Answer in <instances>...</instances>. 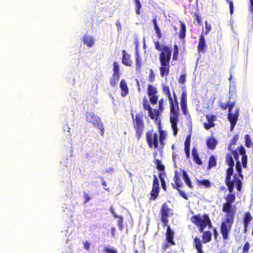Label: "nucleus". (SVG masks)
Wrapping results in <instances>:
<instances>
[{
  "mask_svg": "<svg viewBox=\"0 0 253 253\" xmlns=\"http://www.w3.org/2000/svg\"><path fill=\"white\" fill-rule=\"evenodd\" d=\"M239 151L240 154L241 155H242V156L247 155L246 154V151H245V148H244V147L242 145H241L239 147Z\"/></svg>",
  "mask_w": 253,
  "mask_h": 253,
  "instance_id": "59",
  "label": "nucleus"
},
{
  "mask_svg": "<svg viewBox=\"0 0 253 253\" xmlns=\"http://www.w3.org/2000/svg\"><path fill=\"white\" fill-rule=\"evenodd\" d=\"M135 3V12L136 14L140 15L141 13L140 9L142 7V5L140 0H133Z\"/></svg>",
  "mask_w": 253,
  "mask_h": 253,
  "instance_id": "37",
  "label": "nucleus"
},
{
  "mask_svg": "<svg viewBox=\"0 0 253 253\" xmlns=\"http://www.w3.org/2000/svg\"><path fill=\"white\" fill-rule=\"evenodd\" d=\"M174 232L169 226L167 225L166 237H173Z\"/></svg>",
  "mask_w": 253,
  "mask_h": 253,
  "instance_id": "45",
  "label": "nucleus"
},
{
  "mask_svg": "<svg viewBox=\"0 0 253 253\" xmlns=\"http://www.w3.org/2000/svg\"><path fill=\"white\" fill-rule=\"evenodd\" d=\"M104 251L106 253H118L117 251L114 249H111L108 247H106L104 249Z\"/></svg>",
  "mask_w": 253,
  "mask_h": 253,
  "instance_id": "54",
  "label": "nucleus"
},
{
  "mask_svg": "<svg viewBox=\"0 0 253 253\" xmlns=\"http://www.w3.org/2000/svg\"><path fill=\"white\" fill-rule=\"evenodd\" d=\"M242 180V178H240L237 174L233 175V171H230L229 170L228 172H226L224 182L227 187L228 191H234L235 186L238 191L241 192L243 187Z\"/></svg>",
  "mask_w": 253,
  "mask_h": 253,
  "instance_id": "5",
  "label": "nucleus"
},
{
  "mask_svg": "<svg viewBox=\"0 0 253 253\" xmlns=\"http://www.w3.org/2000/svg\"><path fill=\"white\" fill-rule=\"evenodd\" d=\"M239 115V109L237 108L235 109V112L234 113L231 112L228 113V119L230 123V130H232L236 124L238 119Z\"/></svg>",
  "mask_w": 253,
  "mask_h": 253,
  "instance_id": "13",
  "label": "nucleus"
},
{
  "mask_svg": "<svg viewBox=\"0 0 253 253\" xmlns=\"http://www.w3.org/2000/svg\"><path fill=\"white\" fill-rule=\"evenodd\" d=\"M190 142H191V136L188 135L186 138L184 142V150L190 149Z\"/></svg>",
  "mask_w": 253,
  "mask_h": 253,
  "instance_id": "42",
  "label": "nucleus"
},
{
  "mask_svg": "<svg viewBox=\"0 0 253 253\" xmlns=\"http://www.w3.org/2000/svg\"><path fill=\"white\" fill-rule=\"evenodd\" d=\"M207 47V44L205 36L204 34L202 33L200 36L199 41L197 46V50L199 53H204L205 52V49Z\"/></svg>",
  "mask_w": 253,
  "mask_h": 253,
  "instance_id": "16",
  "label": "nucleus"
},
{
  "mask_svg": "<svg viewBox=\"0 0 253 253\" xmlns=\"http://www.w3.org/2000/svg\"><path fill=\"white\" fill-rule=\"evenodd\" d=\"M180 107L183 114L187 115L188 114L187 106V92L183 90L180 96Z\"/></svg>",
  "mask_w": 253,
  "mask_h": 253,
  "instance_id": "14",
  "label": "nucleus"
},
{
  "mask_svg": "<svg viewBox=\"0 0 253 253\" xmlns=\"http://www.w3.org/2000/svg\"><path fill=\"white\" fill-rule=\"evenodd\" d=\"M152 23L153 24L154 28L156 34V36L158 39H160L162 37V34L161 31L157 24V19L156 18H153L152 19Z\"/></svg>",
  "mask_w": 253,
  "mask_h": 253,
  "instance_id": "24",
  "label": "nucleus"
},
{
  "mask_svg": "<svg viewBox=\"0 0 253 253\" xmlns=\"http://www.w3.org/2000/svg\"><path fill=\"white\" fill-rule=\"evenodd\" d=\"M135 65L136 70L137 72H140L142 67V62L138 53H136L135 55Z\"/></svg>",
  "mask_w": 253,
  "mask_h": 253,
  "instance_id": "34",
  "label": "nucleus"
},
{
  "mask_svg": "<svg viewBox=\"0 0 253 253\" xmlns=\"http://www.w3.org/2000/svg\"><path fill=\"white\" fill-rule=\"evenodd\" d=\"M166 241L163 245V249L166 251L169 247L175 245L173 238H166Z\"/></svg>",
  "mask_w": 253,
  "mask_h": 253,
  "instance_id": "32",
  "label": "nucleus"
},
{
  "mask_svg": "<svg viewBox=\"0 0 253 253\" xmlns=\"http://www.w3.org/2000/svg\"><path fill=\"white\" fill-rule=\"evenodd\" d=\"M250 248V244L248 242H246L243 248V252L244 253H248L249 252Z\"/></svg>",
  "mask_w": 253,
  "mask_h": 253,
  "instance_id": "50",
  "label": "nucleus"
},
{
  "mask_svg": "<svg viewBox=\"0 0 253 253\" xmlns=\"http://www.w3.org/2000/svg\"><path fill=\"white\" fill-rule=\"evenodd\" d=\"M226 163L229 166V167L226 169V172H228L229 170L230 171H234L233 167L234 166V161L233 157L231 153H228L226 155Z\"/></svg>",
  "mask_w": 253,
  "mask_h": 253,
  "instance_id": "18",
  "label": "nucleus"
},
{
  "mask_svg": "<svg viewBox=\"0 0 253 253\" xmlns=\"http://www.w3.org/2000/svg\"><path fill=\"white\" fill-rule=\"evenodd\" d=\"M215 124L213 122L204 123V126L206 129H209L210 128L214 127Z\"/></svg>",
  "mask_w": 253,
  "mask_h": 253,
  "instance_id": "48",
  "label": "nucleus"
},
{
  "mask_svg": "<svg viewBox=\"0 0 253 253\" xmlns=\"http://www.w3.org/2000/svg\"><path fill=\"white\" fill-rule=\"evenodd\" d=\"M216 165V158L214 156L211 155L210 156L209 162H208V169H210L211 168L215 167Z\"/></svg>",
  "mask_w": 253,
  "mask_h": 253,
  "instance_id": "33",
  "label": "nucleus"
},
{
  "mask_svg": "<svg viewBox=\"0 0 253 253\" xmlns=\"http://www.w3.org/2000/svg\"><path fill=\"white\" fill-rule=\"evenodd\" d=\"M192 17L194 18V24L198 26H201L202 24V19L198 12L194 13Z\"/></svg>",
  "mask_w": 253,
  "mask_h": 253,
  "instance_id": "28",
  "label": "nucleus"
},
{
  "mask_svg": "<svg viewBox=\"0 0 253 253\" xmlns=\"http://www.w3.org/2000/svg\"><path fill=\"white\" fill-rule=\"evenodd\" d=\"M163 91L167 95L169 102L170 110V122L171 127L173 130V134L175 136L178 131L177 124L179 119V106L177 101V96L174 92H173V99L171 96L169 87L168 85H164L163 87Z\"/></svg>",
  "mask_w": 253,
  "mask_h": 253,
  "instance_id": "3",
  "label": "nucleus"
},
{
  "mask_svg": "<svg viewBox=\"0 0 253 253\" xmlns=\"http://www.w3.org/2000/svg\"><path fill=\"white\" fill-rule=\"evenodd\" d=\"M159 191L160 189H159L152 188L150 193V197L149 200L151 201L156 200L159 196Z\"/></svg>",
  "mask_w": 253,
  "mask_h": 253,
  "instance_id": "31",
  "label": "nucleus"
},
{
  "mask_svg": "<svg viewBox=\"0 0 253 253\" xmlns=\"http://www.w3.org/2000/svg\"><path fill=\"white\" fill-rule=\"evenodd\" d=\"M194 243L197 253H204L202 249V244H201L200 238H194Z\"/></svg>",
  "mask_w": 253,
  "mask_h": 253,
  "instance_id": "30",
  "label": "nucleus"
},
{
  "mask_svg": "<svg viewBox=\"0 0 253 253\" xmlns=\"http://www.w3.org/2000/svg\"><path fill=\"white\" fill-rule=\"evenodd\" d=\"M205 34L206 35H208L211 29V25L209 24L207 22V21H205Z\"/></svg>",
  "mask_w": 253,
  "mask_h": 253,
  "instance_id": "47",
  "label": "nucleus"
},
{
  "mask_svg": "<svg viewBox=\"0 0 253 253\" xmlns=\"http://www.w3.org/2000/svg\"><path fill=\"white\" fill-rule=\"evenodd\" d=\"M180 171L182 174V178L185 181L186 184L190 188L192 189L193 188V185L192 183L191 180L189 177V175L187 172L184 170L183 169H180Z\"/></svg>",
  "mask_w": 253,
  "mask_h": 253,
  "instance_id": "19",
  "label": "nucleus"
},
{
  "mask_svg": "<svg viewBox=\"0 0 253 253\" xmlns=\"http://www.w3.org/2000/svg\"><path fill=\"white\" fill-rule=\"evenodd\" d=\"M122 63L124 65L129 67L132 65V61L130 59V55L125 50H122Z\"/></svg>",
  "mask_w": 253,
  "mask_h": 253,
  "instance_id": "17",
  "label": "nucleus"
},
{
  "mask_svg": "<svg viewBox=\"0 0 253 253\" xmlns=\"http://www.w3.org/2000/svg\"><path fill=\"white\" fill-rule=\"evenodd\" d=\"M113 73L110 79V84L112 86L117 85L120 80L121 73L119 71V66L118 63L116 61L113 62Z\"/></svg>",
  "mask_w": 253,
  "mask_h": 253,
  "instance_id": "12",
  "label": "nucleus"
},
{
  "mask_svg": "<svg viewBox=\"0 0 253 253\" xmlns=\"http://www.w3.org/2000/svg\"><path fill=\"white\" fill-rule=\"evenodd\" d=\"M83 42H84V43L86 44L88 47H92L94 44L93 38L87 36H84Z\"/></svg>",
  "mask_w": 253,
  "mask_h": 253,
  "instance_id": "27",
  "label": "nucleus"
},
{
  "mask_svg": "<svg viewBox=\"0 0 253 253\" xmlns=\"http://www.w3.org/2000/svg\"><path fill=\"white\" fill-rule=\"evenodd\" d=\"M242 164L243 167L244 168H246L247 167L248 164V157L247 155L242 156Z\"/></svg>",
  "mask_w": 253,
  "mask_h": 253,
  "instance_id": "46",
  "label": "nucleus"
},
{
  "mask_svg": "<svg viewBox=\"0 0 253 253\" xmlns=\"http://www.w3.org/2000/svg\"><path fill=\"white\" fill-rule=\"evenodd\" d=\"M211 238H202V240L201 241V244L207 243L211 241Z\"/></svg>",
  "mask_w": 253,
  "mask_h": 253,
  "instance_id": "61",
  "label": "nucleus"
},
{
  "mask_svg": "<svg viewBox=\"0 0 253 253\" xmlns=\"http://www.w3.org/2000/svg\"><path fill=\"white\" fill-rule=\"evenodd\" d=\"M152 188H157L160 189V187L159 186V180L156 175H154Z\"/></svg>",
  "mask_w": 253,
  "mask_h": 253,
  "instance_id": "43",
  "label": "nucleus"
},
{
  "mask_svg": "<svg viewBox=\"0 0 253 253\" xmlns=\"http://www.w3.org/2000/svg\"><path fill=\"white\" fill-rule=\"evenodd\" d=\"M232 153H231L232 154V156L234 157L235 160L236 161V162H238L239 160V156L238 152L236 150H232Z\"/></svg>",
  "mask_w": 253,
  "mask_h": 253,
  "instance_id": "55",
  "label": "nucleus"
},
{
  "mask_svg": "<svg viewBox=\"0 0 253 253\" xmlns=\"http://www.w3.org/2000/svg\"><path fill=\"white\" fill-rule=\"evenodd\" d=\"M116 25L117 27L118 30L121 31L122 30L121 24L119 20L116 21Z\"/></svg>",
  "mask_w": 253,
  "mask_h": 253,
  "instance_id": "62",
  "label": "nucleus"
},
{
  "mask_svg": "<svg viewBox=\"0 0 253 253\" xmlns=\"http://www.w3.org/2000/svg\"><path fill=\"white\" fill-rule=\"evenodd\" d=\"M154 162L156 166L157 169L164 172V171L165 169V166L162 163L160 160H159V159H155Z\"/></svg>",
  "mask_w": 253,
  "mask_h": 253,
  "instance_id": "36",
  "label": "nucleus"
},
{
  "mask_svg": "<svg viewBox=\"0 0 253 253\" xmlns=\"http://www.w3.org/2000/svg\"><path fill=\"white\" fill-rule=\"evenodd\" d=\"M143 105L144 109L148 111L149 115L152 119H157L159 115L158 110H154L153 111L150 105L146 101H144Z\"/></svg>",
  "mask_w": 253,
  "mask_h": 253,
  "instance_id": "15",
  "label": "nucleus"
},
{
  "mask_svg": "<svg viewBox=\"0 0 253 253\" xmlns=\"http://www.w3.org/2000/svg\"><path fill=\"white\" fill-rule=\"evenodd\" d=\"M235 167H236V169L238 173V174L239 175V176L240 177H241V178H242V179H243V174L242 173V167H241V164H240V162L239 161H238V162H236Z\"/></svg>",
  "mask_w": 253,
  "mask_h": 253,
  "instance_id": "41",
  "label": "nucleus"
},
{
  "mask_svg": "<svg viewBox=\"0 0 253 253\" xmlns=\"http://www.w3.org/2000/svg\"><path fill=\"white\" fill-rule=\"evenodd\" d=\"M113 214H114V215L115 217L119 218V224L120 227L121 228L122 226L123 221V217L121 216H118V215H116L114 213H113Z\"/></svg>",
  "mask_w": 253,
  "mask_h": 253,
  "instance_id": "58",
  "label": "nucleus"
},
{
  "mask_svg": "<svg viewBox=\"0 0 253 253\" xmlns=\"http://www.w3.org/2000/svg\"><path fill=\"white\" fill-rule=\"evenodd\" d=\"M173 180L174 183L171 184L172 188L177 190L181 197L184 199L187 200L188 198L186 194L181 190V188L183 186V184L181 180L180 175L177 170L174 171Z\"/></svg>",
  "mask_w": 253,
  "mask_h": 253,
  "instance_id": "10",
  "label": "nucleus"
},
{
  "mask_svg": "<svg viewBox=\"0 0 253 253\" xmlns=\"http://www.w3.org/2000/svg\"><path fill=\"white\" fill-rule=\"evenodd\" d=\"M253 217L249 212H246L244 213V232H246L248 227L252 220Z\"/></svg>",
  "mask_w": 253,
  "mask_h": 253,
  "instance_id": "21",
  "label": "nucleus"
},
{
  "mask_svg": "<svg viewBox=\"0 0 253 253\" xmlns=\"http://www.w3.org/2000/svg\"><path fill=\"white\" fill-rule=\"evenodd\" d=\"M180 29L179 32V37L180 39H184L186 36V26L183 21H180Z\"/></svg>",
  "mask_w": 253,
  "mask_h": 253,
  "instance_id": "23",
  "label": "nucleus"
},
{
  "mask_svg": "<svg viewBox=\"0 0 253 253\" xmlns=\"http://www.w3.org/2000/svg\"><path fill=\"white\" fill-rule=\"evenodd\" d=\"M121 89V94L122 97H126L128 93L129 90L127 84L125 80H122L120 84Z\"/></svg>",
  "mask_w": 253,
  "mask_h": 253,
  "instance_id": "20",
  "label": "nucleus"
},
{
  "mask_svg": "<svg viewBox=\"0 0 253 253\" xmlns=\"http://www.w3.org/2000/svg\"><path fill=\"white\" fill-rule=\"evenodd\" d=\"M226 202L223 204L222 211L226 214H233L235 215L236 208L232 206L236 199L235 194L234 191H229V193L225 197Z\"/></svg>",
  "mask_w": 253,
  "mask_h": 253,
  "instance_id": "7",
  "label": "nucleus"
},
{
  "mask_svg": "<svg viewBox=\"0 0 253 253\" xmlns=\"http://www.w3.org/2000/svg\"><path fill=\"white\" fill-rule=\"evenodd\" d=\"M149 96L150 102L152 105H155L157 103L158 96L157 94H151L148 95Z\"/></svg>",
  "mask_w": 253,
  "mask_h": 253,
  "instance_id": "38",
  "label": "nucleus"
},
{
  "mask_svg": "<svg viewBox=\"0 0 253 253\" xmlns=\"http://www.w3.org/2000/svg\"><path fill=\"white\" fill-rule=\"evenodd\" d=\"M86 120L88 122L91 123L93 126L100 129L101 134L103 136L104 133V128L100 119L96 116L93 113H87L86 114Z\"/></svg>",
  "mask_w": 253,
  "mask_h": 253,
  "instance_id": "11",
  "label": "nucleus"
},
{
  "mask_svg": "<svg viewBox=\"0 0 253 253\" xmlns=\"http://www.w3.org/2000/svg\"><path fill=\"white\" fill-rule=\"evenodd\" d=\"M164 104V100L163 98H161L159 101V108L162 111L163 110Z\"/></svg>",
  "mask_w": 253,
  "mask_h": 253,
  "instance_id": "56",
  "label": "nucleus"
},
{
  "mask_svg": "<svg viewBox=\"0 0 253 253\" xmlns=\"http://www.w3.org/2000/svg\"><path fill=\"white\" fill-rule=\"evenodd\" d=\"M186 82V75L185 74L180 75L179 79V83L183 84Z\"/></svg>",
  "mask_w": 253,
  "mask_h": 253,
  "instance_id": "51",
  "label": "nucleus"
},
{
  "mask_svg": "<svg viewBox=\"0 0 253 253\" xmlns=\"http://www.w3.org/2000/svg\"><path fill=\"white\" fill-rule=\"evenodd\" d=\"M133 120V127L135 130L136 136L137 140H139L145 128V124L143 120V115L142 112L135 115L134 117L133 113H131Z\"/></svg>",
  "mask_w": 253,
  "mask_h": 253,
  "instance_id": "6",
  "label": "nucleus"
},
{
  "mask_svg": "<svg viewBox=\"0 0 253 253\" xmlns=\"http://www.w3.org/2000/svg\"><path fill=\"white\" fill-rule=\"evenodd\" d=\"M84 198L85 199L84 203H87L90 199V197L87 194L84 195Z\"/></svg>",
  "mask_w": 253,
  "mask_h": 253,
  "instance_id": "63",
  "label": "nucleus"
},
{
  "mask_svg": "<svg viewBox=\"0 0 253 253\" xmlns=\"http://www.w3.org/2000/svg\"><path fill=\"white\" fill-rule=\"evenodd\" d=\"M158 91L157 88L156 87L153 86L151 84L148 85V89H147V93L148 95L151 94H157Z\"/></svg>",
  "mask_w": 253,
  "mask_h": 253,
  "instance_id": "39",
  "label": "nucleus"
},
{
  "mask_svg": "<svg viewBox=\"0 0 253 253\" xmlns=\"http://www.w3.org/2000/svg\"><path fill=\"white\" fill-rule=\"evenodd\" d=\"M191 221L199 228L201 233H203L202 237H211V232L214 237H217L218 232L212 227L208 214H204L202 216L200 214L193 215L191 217Z\"/></svg>",
  "mask_w": 253,
  "mask_h": 253,
  "instance_id": "2",
  "label": "nucleus"
},
{
  "mask_svg": "<svg viewBox=\"0 0 253 253\" xmlns=\"http://www.w3.org/2000/svg\"><path fill=\"white\" fill-rule=\"evenodd\" d=\"M207 121L209 122H213L216 120V116L214 115H206V116Z\"/></svg>",
  "mask_w": 253,
  "mask_h": 253,
  "instance_id": "49",
  "label": "nucleus"
},
{
  "mask_svg": "<svg viewBox=\"0 0 253 253\" xmlns=\"http://www.w3.org/2000/svg\"><path fill=\"white\" fill-rule=\"evenodd\" d=\"M226 1L228 2L230 8V13L231 14H232L233 13V2L232 0H226Z\"/></svg>",
  "mask_w": 253,
  "mask_h": 253,
  "instance_id": "53",
  "label": "nucleus"
},
{
  "mask_svg": "<svg viewBox=\"0 0 253 253\" xmlns=\"http://www.w3.org/2000/svg\"><path fill=\"white\" fill-rule=\"evenodd\" d=\"M179 54V48L177 45H174V50L172 54V59L173 60H177L178 59Z\"/></svg>",
  "mask_w": 253,
  "mask_h": 253,
  "instance_id": "40",
  "label": "nucleus"
},
{
  "mask_svg": "<svg viewBox=\"0 0 253 253\" xmlns=\"http://www.w3.org/2000/svg\"><path fill=\"white\" fill-rule=\"evenodd\" d=\"M156 50L160 51L159 61L160 75L162 77H167L170 71V61L171 56V48L168 45H161L160 42L157 41L154 42Z\"/></svg>",
  "mask_w": 253,
  "mask_h": 253,
  "instance_id": "1",
  "label": "nucleus"
},
{
  "mask_svg": "<svg viewBox=\"0 0 253 253\" xmlns=\"http://www.w3.org/2000/svg\"><path fill=\"white\" fill-rule=\"evenodd\" d=\"M227 104H228V113L231 112L232 108L234 107V106L235 105V103L234 102H232L227 103Z\"/></svg>",
  "mask_w": 253,
  "mask_h": 253,
  "instance_id": "57",
  "label": "nucleus"
},
{
  "mask_svg": "<svg viewBox=\"0 0 253 253\" xmlns=\"http://www.w3.org/2000/svg\"><path fill=\"white\" fill-rule=\"evenodd\" d=\"M165 172H160L159 174V177L161 182V185L163 189L165 191H167V185L164 178L163 177V175H166Z\"/></svg>",
  "mask_w": 253,
  "mask_h": 253,
  "instance_id": "35",
  "label": "nucleus"
},
{
  "mask_svg": "<svg viewBox=\"0 0 253 253\" xmlns=\"http://www.w3.org/2000/svg\"><path fill=\"white\" fill-rule=\"evenodd\" d=\"M239 138V135L238 134H235L231 140H230L228 146V150L229 151L232 150L233 148V146L236 144Z\"/></svg>",
  "mask_w": 253,
  "mask_h": 253,
  "instance_id": "29",
  "label": "nucleus"
},
{
  "mask_svg": "<svg viewBox=\"0 0 253 253\" xmlns=\"http://www.w3.org/2000/svg\"><path fill=\"white\" fill-rule=\"evenodd\" d=\"M196 184L199 187L203 186L205 188H209L211 186V182L209 179L197 180Z\"/></svg>",
  "mask_w": 253,
  "mask_h": 253,
  "instance_id": "25",
  "label": "nucleus"
},
{
  "mask_svg": "<svg viewBox=\"0 0 253 253\" xmlns=\"http://www.w3.org/2000/svg\"><path fill=\"white\" fill-rule=\"evenodd\" d=\"M192 154L194 162L198 165H202L200 158L196 147H193L192 149Z\"/></svg>",
  "mask_w": 253,
  "mask_h": 253,
  "instance_id": "22",
  "label": "nucleus"
},
{
  "mask_svg": "<svg viewBox=\"0 0 253 253\" xmlns=\"http://www.w3.org/2000/svg\"><path fill=\"white\" fill-rule=\"evenodd\" d=\"M159 133L154 132L153 130H149L146 133V140L149 148L163 149L166 144V133L161 129L160 123L158 124Z\"/></svg>",
  "mask_w": 253,
  "mask_h": 253,
  "instance_id": "4",
  "label": "nucleus"
},
{
  "mask_svg": "<svg viewBox=\"0 0 253 253\" xmlns=\"http://www.w3.org/2000/svg\"><path fill=\"white\" fill-rule=\"evenodd\" d=\"M245 145L248 148H250L252 145V140L249 134L245 135Z\"/></svg>",
  "mask_w": 253,
  "mask_h": 253,
  "instance_id": "44",
  "label": "nucleus"
},
{
  "mask_svg": "<svg viewBox=\"0 0 253 253\" xmlns=\"http://www.w3.org/2000/svg\"><path fill=\"white\" fill-rule=\"evenodd\" d=\"M250 5L249 6V10L253 14V0H250Z\"/></svg>",
  "mask_w": 253,
  "mask_h": 253,
  "instance_id": "60",
  "label": "nucleus"
},
{
  "mask_svg": "<svg viewBox=\"0 0 253 253\" xmlns=\"http://www.w3.org/2000/svg\"><path fill=\"white\" fill-rule=\"evenodd\" d=\"M173 210L169 207L166 202L164 203L162 205L160 210L161 220L163 226L165 227L168 225V217L173 215Z\"/></svg>",
  "mask_w": 253,
  "mask_h": 253,
  "instance_id": "9",
  "label": "nucleus"
},
{
  "mask_svg": "<svg viewBox=\"0 0 253 253\" xmlns=\"http://www.w3.org/2000/svg\"><path fill=\"white\" fill-rule=\"evenodd\" d=\"M90 245L87 242L84 243V248L86 250H88L89 249Z\"/></svg>",
  "mask_w": 253,
  "mask_h": 253,
  "instance_id": "64",
  "label": "nucleus"
},
{
  "mask_svg": "<svg viewBox=\"0 0 253 253\" xmlns=\"http://www.w3.org/2000/svg\"><path fill=\"white\" fill-rule=\"evenodd\" d=\"M206 143L209 149L213 150L215 148L217 141L214 137H211L207 139Z\"/></svg>",
  "mask_w": 253,
  "mask_h": 253,
  "instance_id": "26",
  "label": "nucleus"
},
{
  "mask_svg": "<svg viewBox=\"0 0 253 253\" xmlns=\"http://www.w3.org/2000/svg\"><path fill=\"white\" fill-rule=\"evenodd\" d=\"M149 80L151 82H153L155 80V75L152 69H151L150 71Z\"/></svg>",
  "mask_w": 253,
  "mask_h": 253,
  "instance_id": "52",
  "label": "nucleus"
},
{
  "mask_svg": "<svg viewBox=\"0 0 253 253\" xmlns=\"http://www.w3.org/2000/svg\"><path fill=\"white\" fill-rule=\"evenodd\" d=\"M235 215L226 214L225 219L221 224L220 232L223 237H228L229 232L233 223Z\"/></svg>",
  "mask_w": 253,
  "mask_h": 253,
  "instance_id": "8",
  "label": "nucleus"
}]
</instances>
